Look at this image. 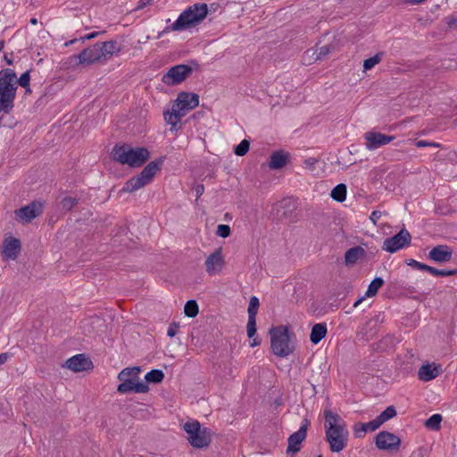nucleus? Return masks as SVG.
Returning <instances> with one entry per match:
<instances>
[{
  "mask_svg": "<svg viewBox=\"0 0 457 457\" xmlns=\"http://www.w3.org/2000/svg\"><path fill=\"white\" fill-rule=\"evenodd\" d=\"M326 440L330 451L339 453L347 445L349 432L345 421L329 409L324 410Z\"/></svg>",
  "mask_w": 457,
  "mask_h": 457,
  "instance_id": "1",
  "label": "nucleus"
},
{
  "mask_svg": "<svg viewBox=\"0 0 457 457\" xmlns=\"http://www.w3.org/2000/svg\"><path fill=\"white\" fill-rule=\"evenodd\" d=\"M207 13L208 6L206 4H195L181 12L174 23L159 32L157 38H161L170 31H182L196 25L206 17Z\"/></svg>",
  "mask_w": 457,
  "mask_h": 457,
  "instance_id": "2",
  "label": "nucleus"
},
{
  "mask_svg": "<svg viewBox=\"0 0 457 457\" xmlns=\"http://www.w3.org/2000/svg\"><path fill=\"white\" fill-rule=\"evenodd\" d=\"M112 158L120 164L137 168L142 166L149 158L150 153L145 147H132L128 144L116 145L112 151Z\"/></svg>",
  "mask_w": 457,
  "mask_h": 457,
  "instance_id": "3",
  "label": "nucleus"
},
{
  "mask_svg": "<svg viewBox=\"0 0 457 457\" xmlns=\"http://www.w3.org/2000/svg\"><path fill=\"white\" fill-rule=\"evenodd\" d=\"M16 73L12 69L0 71V112L9 113L16 96Z\"/></svg>",
  "mask_w": 457,
  "mask_h": 457,
  "instance_id": "4",
  "label": "nucleus"
},
{
  "mask_svg": "<svg viewBox=\"0 0 457 457\" xmlns=\"http://www.w3.org/2000/svg\"><path fill=\"white\" fill-rule=\"evenodd\" d=\"M162 163L163 157L149 162L138 175L131 178L124 184L121 191L133 193L150 184Z\"/></svg>",
  "mask_w": 457,
  "mask_h": 457,
  "instance_id": "5",
  "label": "nucleus"
},
{
  "mask_svg": "<svg viewBox=\"0 0 457 457\" xmlns=\"http://www.w3.org/2000/svg\"><path fill=\"white\" fill-rule=\"evenodd\" d=\"M272 353L278 357H287L294 352L290 343L289 331L287 327L278 326L270 329Z\"/></svg>",
  "mask_w": 457,
  "mask_h": 457,
  "instance_id": "6",
  "label": "nucleus"
},
{
  "mask_svg": "<svg viewBox=\"0 0 457 457\" xmlns=\"http://www.w3.org/2000/svg\"><path fill=\"white\" fill-rule=\"evenodd\" d=\"M189 444L195 448H204L212 441V432L209 428L202 427L197 420L187 421L184 425Z\"/></svg>",
  "mask_w": 457,
  "mask_h": 457,
  "instance_id": "7",
  "label": "nucleus"
},
{
  "mask_svg": "<svg viewBox=\"0 0 457 457\" xmlns=\"http://www.w3.org/2000/svg\"><path fill=\"white\" fill-rule=\"evenodd\" d=\"M411 241V236L410 232L405 228H403L396 235L384 240L382 249L393 253L410 245Z\"/></svg>",
  "mask_w": 457,
  "mask_h": 457,
  "instance_id": "8",
  "label": "nucleus"
},
{
  "mask_svg": "<svg viewBox=\"0 0 457 457\" xmlns=\"http://www.w3.org/2000/svg\"><path fill=\"white\" fill-rule=\"evenodd\" d=\"M193 69L186 64H178L171 67L163 76L162 82L167 86H174L184 81Z\"/></svg>",
  "mask_w": 457,
  "mask_h": 457,
  "instance_id": "9",
  "label": "nucleus"
},
{
  "mask_svg": "<svg viewBox=\"0 0 457 457\" xmlns=\"http://www.w3.org/2000/svg\"><path fill=\"white\" fill-rule=\"evenodd\" d=\"M43 205L40 202L33 201L28 205L14 211L16 220L23 223H30L32 220L41 215Z\"/></svg>",
  "mask_w": 457,
  "mask_h": 457,
  "instance_id": "10",
  "label": "nucleus"
},
{
  "mask_svg": "<svg viewBox=\"0 0 457 457\" xmlns=\"http://www.w3.org/2000/svg\"><path fill=\"white\" fill-rule=\"evenodd\" d=\"M375 445L379 450L397 452L401 445V439L388 431H380L376 436Z\"/></svg>",
  "mask_w": 457,
  "mask_h": 457,
  "instance_id": "11",
  "label": "nucleus"
},
{
  "mask_svg": "<svg viewBox=\"0 0 457 457\" xmlns=\"http://www.w3.org/2000/svg\"><path fill=\"white\" fill-rule=\"evenodd\" d=\"M199 104V96L195 93L181 92L173 104L176 109L185 116L190 110Z\"/></svg>",
  "mask_w": 457,
  "mask_h": 457,
  "instance_id": "12",
  "label": "nucleus"
},
{
  "mask_svg": "<svg viewBox=\"0 0 457 457\" xmlns=\"http://www.w3.org/2000/svg\"><path fill=\"white\" fill-rule=\"evenodd\" d=\"M72 58L78 59L79 64L90 65L95 62H104L97 43L84 49L78 55H73Z\"/></svg>",
  "mask_w": 457,
  "mask_h": 457,
  "instance_id": "13",
  "label": "nucleus"
},
{
  "mask_svg": "<svg viewBox=\"0 0 457 457\" xmlns=\"http://www.w3.org/2000/svg\"><path fill=\"white\" fill-rule=\"evenodd\" d=\"M364 139L366 141V148L369 150H375L392 142L395 139V137L379 132L368 131L364 134Z\"/></svg>",
  "mask_w": 457,
  "mask_h": 457,
  "instance_id": "14",
  "label": "nucleus"
},
{
  "mask_svg": "<svg viewBox=\"0 0 457 457\" xmlns=\"http://www.w3.org/2000/svg\"><path fill=\"white\" fill-rule=\"evenodd\" d=\"M309 424L308 420H303L300 428L288 437L287 453H296L300 451V445L306 437Z\"/></svg>",
  "mask_w": 457,
  "mask_h": 457,
  "instance_id": "15",
  "label": "nucleus"
},
{
  "mask_svg": "<svg viewBox=\"0 0 457 457\" xmlns=\"http://www.w3.org/2000/svg\"><path fill=\"white\" fill-rule=\"evenodd\" d=\"M224 258L220 247L217 248L205 261L206 272L211 275L219 274L224 266Z\"/></svg>",
  "mask_w": 457,
  "mask_h": 457,
  "instance_id": "16",
  "label": "nucleus"
},
{
  "mask_svg": "<svg viewBox=\"0 0 457 457\" xmlns=\"http://www.w3.org/2000/svg\"><path fill=\"white\" fill-rule=\"evenodd\" d=\"M121 383L118 386L117 391L121 394L134 392L137 394H145L149 391V386L146 383L138 381V378H126L120 380Z\"/></svg>",
  "mask_w": 457,
  "mask_h": 457,
  "instance_id": "17",
  "label": "nucleus"
},
{
  "mask_svg": "<svg viewBox=\"0 0 457 457\" xmlns=\"http://www.w3.org/2000/svg\"><path fill=\"white\" fill-rule=\"evenodd\" d=\"M66 367L74 372H80L91 370L93 363L84 354H77L66 361Z\"/></svg>",
  "mask_w": 457,
  "mask_h": 457,
  "instance_id": "18",
  "label": "nucleus"
},
{
  "mask_svg": "<svg viewBox=\"0 0 457 457\" xmlns=\"http://www.w3.org/2000/svg\"><path fill=\"white\" fill-rule=\"evenodd\" d=\"M452 257L453 250L446 245H438L428 253V258L438 263L447 262L451 261Z\"/></svg>",
  "mask_w": 457,
  "mask_h": 457,
  "instance_id": "19",
  "label": "nucleus"
},
{
  "mask_svg": "<svg viewBox=\"0 0 457 457\" xmlns=\"http://www.w3.org/2000/svg\"><path fill=\"white\" fill-rule=\"evenodd\" d=\"M97 45L100 46V54L104 62L110 60L113 54L121 51V46L116 40L97 43Z\"/></svg>",
  "mask_w": 457,
  "mask_h": 457,
  "instance_id": "20",
  "label": "nucleus"
},
{
  "mask_svg": "<svg viewBox=\"0 0 457 457\" xmlns=\"http://www.w3.org/2000/svg\"><path fill=\"white\" fill-rule=\"evenodd\" d=\"M21 249V242L17 238L10 237L4 241L3 255L11 260H15Z\"/></svg>",
  "mask_w": 457,
  "mask_h": 457,
  "instance_id": "21",
  "label": "nucleus"
},
{
  "mask_svg": "<svg viewBox=\"0 0 457 457\" xmlns=\"http://www.w3.org/2000/svg\"><path fill=\"white\" fill-rule=\"evenodd\" d=\"M440 373V366L435 364H423L419 371L418 377L421 381H430L436 378Z\"/></svg>",
  "mask_w": 457,
  "mask_h": 457,
  "instance_id": "22",
  "label": "nucleus"
},
{
  "mask_svg": "<svg viewBox=\"0 0 457 457\" xmlns=\"http://www.w3.org/2000/svg\"><path fill=\"white\" fill-rule=\"evenodd\" d=\"M366 251L361 246H354L348 249L345 253V263L346 266L355 264L360 259L365 257Z\"/></svg>",
  "mask_w": 457,
  "mask_h": 457,
  "instance_id": "23",
  "label": "nucleus"
},
{
  "mask_svg": "<svg viewBox=\"0 0 457 457\" xmlns=\"http://www.w3.org/2000/svg\"><path fill=\"white\" fill-rule=\"evenodd\" d=\"M380 427L377 419L367 423L357 422L353 426V431L356 437L363 436L368 431H375Z\"/></svg>",
  "mask_w": 457,
  "mask_h": 457,
  "instance_id": "24",
  "label": "nucleus"
},
{
  "mask_svg": "<svg viewBox=\"0 0 457 457\" xmlns=\"http://www.w3.org/2000/svg\"><path fill=\"white\" fill-rule=\"evenodd\" d=\"M288 154L284 151H276L270 157L269 167L272 170L283 168L288 160Z\"/></svg>",
  "mask_w": 457,
  "mask_h": 457,
  "instance_id": "25",
  "label": "nucleus"
},
{
  "mask_svg": "<svg viewBox=\"0 0 457 457\" xmlns=\"http://www.w3.org/2000/svg\"><path fill=\"white\" fill-rule=\"evenodd\" d=\"M274 209L278 218L287 217L295 209V201L292 198H284L276 204Z\"/></svg>",
  "mask_w": 457,
  "mask_h": 457,
  "instance_id": "26",
  "label": "nucleus"
},
{
  "mask_svg": "<svg viewBox=\"0 0 457 457\" xmlns=\"http://www.w3.org/2000/svg\"><path fill=\"white\" fill-rule=\"evenodd\" d=\"M327 335V325L326 323L315 324L311 331L310 340L312 344L317 345L320 343Z\"/></svg>",
  "mask_w": 457,
  "mask_h": 457,
  "instance_id": "27",
  "label": "nucleus"
},
{
  "mask_svg": "<svg viewBox=\"0 0 457 457\" xmlns=\"http://www.w3.org/2000/svg\"><path fill=\"white\" fill-rule=\"evenodd\" d=\"M165 121L171 125V130H176L177 124L180 122V120L182 117H184L183 113L180 112L178 109L175 108L174 105H172L171 111L164 112L163 113Z\"/></svg>",
  "mask_w": 457,
  "mask_h": 457,
  "instance_id": "28",
  "label": "nucleus"
},
{
  "mask_svg": "<svg viewBox=\"0 0 457 457\" xmlns=\"http://www.w3.org/2000/svg\"><path fill=\"white\" fill-rule=\"evenodd\" d=\"M140 368L137 366L125 368L119 373L118 379L124 380L126 378H138V374L140 373Z\"/></svg>",
  "mask_w": 457,
  "mask_h": 457,
  "instance_id": "29",
  "label": "nucleus"
},
{
  "mask_svg": "<svg viewBox=\"0 0 457 457\" xmlns=\"http://www.w3.org/2000/svg\"><path fill=\"white\" fill-rule=\"evenodd\" d=\"M330 195L335 201L344 202L346 197V186L345 184H338L332 189Z\"/></svg>",
  "mask_w": 457,
  "mask_h": 457,
  "instance_id": "30",
  "label": "nucleus"
},
{
  "mask_svg": "<svg viewBox=\"0 0 457 457\" xmlns=\"http://www.w3.org/2000/svg\"><path fill=\"white\" fill-rule=\"evenodd\" d=\"M164 378V373L161 370H152L145 376V383H161Z\"/></svg>",
  "mask_w": 457,
  "mask_h": 457,
  "instance_id": "31",
  "label": "nucleus"
},
{
  "mask_svg": "<svg viewBox=\"0 0 457 457\" xmlns=\"http://www.w3.org/2000/svg\"><path fill=\"white\" fill-rule=\"evenodd\" d=\"M384 285V280L381 278H375L368 287L365 295L372 297L377 295L378 289Z\"/></svg>",
  "mask_w": 457,
  "mask_h": 457,
  "instance_id": "32",
  "label": "nucleus"
},
{
  "mask_svg": "<svg viewBox=\"0 0 457 457\" xmlns=\"http://www.w3.org/2000/svg\"><path fill=\"white\" fill-rule=\"evenodd\" d=\"M185 315L189 318H195L198 314V304L195 300H189L184 307Z\"/></svg>",
  "mask_w": 457,
  "mask_h": 457,
  "instance_id": "33",
  "label": "nucleus"
},
{
  "mask_svg": "<svg viewBox=\"0 0 457 457\" xmlns=\"http://www.w3.org/2000/svg\"><path fill=\"white\" fill-rule=\"evenodd\" d=\"M395 415H396V411H395V407L388 406L376 419H377V420H378L379 425L381 426L384 422L394 418Z\"/></svg>",
  "mask_w": 457,
  "mask_h": 457,
  "instance_id": "34",
  "label": "nucleus"
},
{
  "mask_svg": "<svg viewBox=\"0 0 457 457\" xmlns=\"http://www.w3.org/2000/svg\"><path fill=\"white\" fill-rule=\"evenodd\" d=\"M79 203V199L75 197L66 196L60 202V209L64 212L71 211Z\"/></svg>",
  "mask_w": 457,
  "mask_h": 457,
  "instance_id": "35",
  "label": "nucleus"
},
{
  "mask_svg": "<svg viewBox=\"0 0 457 457\" xmlns=\"http://www.w3.org/2000/svg\"><path fill=\"white\" fill-rule=\"evenodd\" d=\"M442 421V416L440 414H433L425 421V426L432 430H438L440 428V423Z\"/></svg>",
  "mask_w": 457,
  "mask_h": 457,
  "instance_id": "36",
  "label": "nucleus"
},
{
  "mask_svg": "<svg viewBox=\"0 0 457 457\" xmlns=\"http://www.w3.org/2000/svg\"><path fill=\"white\" fill-rule=\"evenodd\" d=\"M428 272L434 276L449 277L457 275V269L453 270H438L434 267L428 266Z\"/></svg>",
  "mask_w": 457,
  "mask_h": 457,
  "instance_id": "37",
  "label": "nucleus"
},
{
  "mask_svg": "<svg viewBox=\"0 0 457 457\" xmlns=\"http://www.w3.org/2000/svg\"><path fill=\"white\" fill-rule=\"evenodd\" d=\"M383 53H378L374 56L366 59L363 62L364 71L372 69L376 64L379 63L382 60Z\"/></svg>",
  "mask_w": 457,
  "mask_h": 457,
  "instance_id": "38",
  "label": "nucleus"
},
{
  "mask_svg": "<svg viewBox=\"0 0 457 457\" xmlns=\"http://www.w3.org/2000/svg\"><path fill=\"white\" fill-rule=\"evenodd\" d=\"M250 142L247 139L242 140L234 149V153L237 156H244L249 151Z\"/></svg>",
  "mask_w": 457,
  "mask_h": 457,
  "instance_id": "39",
  "label": "nucleus"
},
{
  "mask_svg": "<svg viewBox=\"0 0 457 457\" xmlns=\"http://www.w3.org/2000/svg\"><path fill=\"white\" fill-rule=\"evenodd\" d=\"M333 49L334 46L331 45H325L319 47L316 50L315 60H323Z\"/></svg>",
  "mask_w": 457,
  "mask_h": 457,
  "instance_id": "40",
  "label": "nucleus"
},
{
  "mask_svg": "<svg viewBox=\"0 0 457 457\" xmlns=\"http://www.w3.org/2000/svg\"><path fill=\"white\" fill-rule=\"evenodd\" d=\"M259 305H260L259 299L256 296H252L250 298L248 310H247L248 316L256 317Z\"/></svg>",
  "mask_w": 457,
  "mask_h": 457,
  "instance_id": "41",
  "label": "nucleus"
},
{
  "mask_svg": "<svg viewBox=\"0 0 457 457\" xmlns=\"http://www.w3.org/2000/svg\"><path fill=\"white\" fill-rule=\"evenodd\" d=\"M247 336L252 338L256 333V317L248 316L246 325Z\"/></svg>",
  "mask_w": 457,
  "mask_h": 457,
  "instance_id": "42",
  "label": "nucleus"
},
{
  "mask_svg": "<svg viewBox=\"0 0 457 457\" xmlns=\"http://www.w3.org/2000/svg\"><path fill=\"white\" fill-rule=\"evenodd\" d=\"M29 80H30V75H29V71L22 73L18 79H16L17 83L24 88H27L29 87Z\"/></svg>",
  "mask_w": 457,
  "mask_h": 457,
  "instance_id": "43",
  "label": "nucleus"
},
{
  "mask_svg": "<svg viewBox=\"0 0 457 457\" xmlns=\"http://www.w3.org/2000/svg\"><path fill=\"white\" fill-rule=\"evenodd\" d=\"M217 235L226 238L230 235V227L228 225L220 224L217 228Z\"/></svg>",
  "mask_w": 457,
  "mask_h": 457,
  "instance_id": "44",
  "label": "nucleus"
},
{
  "mask_svg": "<svg viewBox=\"0 0 457 457\" xmlns=\"http://www.w3.org/2000/svg\"><path fill=\"white\" fill-rule=\"evenodd\" d=\"M407 264H408L409 266H411V267H413L414 269H417V270H425V271H428V265L424 264V263H422V262H418V261H415V260H413V259H410V260H408Z\"/></svg>",
  "mask_w": 457,
  "mask_h": 457,
  "instance_id": "45",
  "label": "nucleus"
},
{
  "mask_svg": "<svg viewBox=\"0 0 457 457\" xmlns=\"http://www.w3.org/2000/svg\"><path fill=\"white\" fill-rule=\"evenodd\" d=\"M415 145L419 148L425 147V146H433V147H440V144L436 142H429L427 140H416Z\"/></svg>",
  "mask_w": 457,
  "mask_h": 457,
  "instance_id": "46",
  "label": "nucleus"
},
{
  "mask_svg": "<svg viewBox=\"0 0 457 457\" xmlns=\"http://www.w3.org/2000/svg\"><path fill=\"white\" fill-rule=\"evenodd\" d=\"M317 163V159L315 158H308L303 161V165L306 168L313 169L314 165Z\"/></svg>",
  "mask_w": 457,
  "mask_h": 457,
  "instance_id": "47",
  "label": "nucleus"
},
{
  "mask_svg": "<svg viewBox=\"0 0 457 457\" xmlns=\"http://www.w3.org/2000/svg\"><path fill=\"white\" fill-rule=\"evenodd\" d=\"M381 212L379 211H373L370 216V220L374 223L376 224L378 220H379V218L381 217Z\"/></svg>",
  "mask_w": 457,
  "mask_h": 457,
  "instance_id": "48",
  "label": "nucleus"
},
{
  "mask_svg": "<svg viewBox=\"0 0 457 457\" xmlns=\"http://www.w3.org/2000/svg\"><path fill=\"white\" fill-rule=\"evenodd\" d=\"M196 197H200L204 192V187L203 184L196 185L195 187Z\"/></svg>",
  "mask_w": 457,
  "mask_h": 457,
  "instance_id": "49",
  "label": "nucleus"
},
{
  "mask_svg": "<svg viewBox=\"0 0 457 457\" xmlns=\"http://www.w3.org/2000/svg\"><path fill=\"white\" fill-rule=\"evenodd\" d=\"M446 22H447V25L450 27V28H453L454 26H457V18L456 17H447L446 18Z\"/></svg>",
  "mask_w": 457,
  "mask_h": 457,
  "instance_id": "50",
  "label": "nucleus"
},
{
  "mask_svg": "<svg viewBox=\"0 0 457 457\" xmlns=\"http://www.w3.org/2000/svg\"><path fill=\"white\" fill-rule=\"evenodd\" d=\"M99 34V32H92V33H89V34H87L85 35L84 37H82L80 38L81 41H85V40H89V39H93L95 38L97 35Z\"/></svg>",
  "mask_w": 457,
  "mask_h": 457,
  "instance_id": "51",
  "label": "nucleus"
},
{
  "mask_svg": "<svg viewBox=\"0 0 457 457\" xmlns=\"http://www.w3.org/2000/svg\"><path fill=\"white\" fill-rule=\"evenodd\" d=\"M153 0H140L137 4V9H143L145 6L150 4Z\"/></svg>",
  "mask_w": 457,
  "mask_h": 457,
  "instance_id": "52",
  "label": "nucleus"
},
{
  "mask_svg": "<svg viewBox=\"0 0 457 457\" xmlns=\"http://www.w3.org/2000/svg\"><path fill=\"white\" fill-rule=\"evenodd\" d=\"M9 358H10V354L8 353H1L0 354V366L4 364Z\"/></svg>",
  "mask_w": 457,
  "mask_h": 457,
  "instance_id": "53",
  "label": "nucleus"
},
{
  "mask_svg": "<svg viewBox=\"0 0 457 457\" xmlns=\"http://www.w3.org/2000/svg\"><path fill=\"white\" fill-rule=\"evenodd\" d=\"M177 334V327L176 326H170L169 328H168V331H167V335L170 337H174L175 335Z\"/></svg>",
  "mask_w": 457,
  "mask_h": 457,
  "instance_id": "54",
  "label": "nucleus"
},
{
  "mask_svg": "<svg viewBox=\"0 0 457 457\" xmlns=\"http://www.w3.org/2000/svg\"><path fill=\"white\" fill-rule=\"evenodd\" d=\"M219 7V4H210V9H208V11L210 12H215Z\"/></svg>",
  "mask_w": 457,
  "mask_h": 457,
  "instance_id": "55",
  "label": "nucleus"
},
{
  "mask_svg": "<svg viewBox=\"0 0 457 457\" xmlns=\"http://www.w3.org/2000/svg\"><path fill=\"white\" fill-rule=\"evenodd\" d=\"M261 344V340L258 338H254L253 342L250 344L252 347L257 346Z\"/></svg>",
  "mask_w": 457,
  "mask_h": 457,
  "instance_id": "56",
  "label": "nucleus"
},
{
  "mask_svg": "<svg viewBox=\"0 0 457 457\" xmlns=\"http://www.w3.org/2000/svg\"><path fill=\"white\" fill-rule=\"evenodd\" d=\"M364 300V296L361 297L360 299H358L354 303H353V307H357L362 301Z\"/></svg>",
  "mask_w": 457,
  "mask_h": 457,
  "instance_id": "57",
  "label": "nucleus"
},
{
  "mask_svg": "<svg viewBox=\"0 0 457 457\" xmlns=\"http://www.w3.org/2000/svg\"><path fill=\"white\" fill-rule=\"evenodd\" d=\"M4 47V40H0V52L3 51Z\"/></svg>",
  "mask_w": 457,
  "mask_h": 457,
  "instance_id": "58",
  "label": "nucleus"
},
{
  "mask_svg": "<svg viewBox=\"0 0 457 457\" xmlns=\"http://www.w3.org/2000/svg\"><path fill=\"white\" fill-rule=\"evenodd\" d=\"M76 41V39L71 40L70 42L66 43V46L71 45Z\"/></svg>",
  "mask_w": 457,
  "mask_h": 457,
  "instance_id": "59",
  "label": "nucleus"
},
{
  "mask_svg": "<svg viewBox=\"0 0 457 457\" xmlns=\"http://www.w3.org/2000/svg\"><path fill=\"white\" fill-rule=\"evenodd\" d=\"M30 22L32 24H36L37 23V19H35V18L31 19Z\"/></svg>",
  "mask_w": 457,
  "mask_h": 457,
  "instance_id": "60",
  "label": "nucleus"
},
{
  "mask_svg": "<svg viewBox=\"0 0 457 457\" xmlns=\"http://www.w3.org/2000/svg\"><path fill=\"white\" fill-rule=\"evenodd\" d=\"M5 60H6L7 63H8L9 65L12 63V60H10V59H7L6 57H5Z\"/></svg>",
  "mask_w": 457,
  "mask_h": 457,
  "instance_id": "61",
  "label": "nucleus"
},
{
  "mask_svg": "<svg viewBox=\"0 0 457 457\" xmlns=\"http://www.w3.org/2000/svg\"><path fill=\"white\" fill-rule=\"evenodd\" d=\"M317 457H322L321 455H318Z\"/></svg>",
  "mask_w": 457,
  "mask_h": 457,
  "instance_id": "62",
  "label": "nucleus"
}]
</instances>
